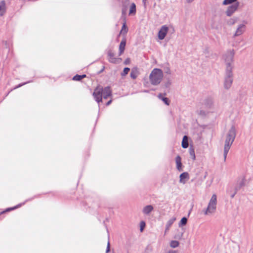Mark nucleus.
<instances>
[{
  "mask_svg": "<svg viewBox=\"0 0 253 253\" xmlns=\"http://www.w3.org/2000/svg\"><path fill=\"white\" fill-rule=\"evenodd\" d=\"M236 136L235 127L232 126L226 135L224 146L223 156L224 161L225 162L228 153L232 146Z\"/></svg>",
  "mask_w": 253,
  "mask_h": 253,
  "instance_id": "nucleus-1",
  "label": "nucleus"
},
{
  "mask_svg": "<svg viewBox=\"0 0 253 253\" xmlns=\"http://www.w3.org/2000/svg\"><path fill=\"white\" fill-rule=\"evenodd\" d=\"M93 96L95 100L98 103L99 108V103L102 102V98L107 99L112 96V90L110 87L108 86L104 88L98 86L95 88Z\"/></svg>",
  "mask_w": 253,
  "mask_h": 253,
  "instance_id": "nucleus-2",
  "label": "nucleus"
},
{
  "mask_svg": "<svg viewBox=\"0 0 253 253\" xmlns=\"http://www.w3.org/2000/svg\"><path fill=\"white\" fill-rule=\"evenodd\" d=\"M163 78V71L158 68L153 69L149 77L150 82L153 85H157L160 84Z\"/></svg>",
  "mask_w": 253,
  "mask_h": 253,
  "instance_id": "nucleus-3",
  "label": "nucleus"
},
{
  "mask_svg": "<svg viewBox=\"0 0 253 253\" xmlns=\"http://www.w3.org/2000/svg\"><path fill=\"white\" fill-rule=\"evenodd\" d=\"M217 197L213 194L208 203L207 208L203 210L205 215H210L215 213L216 210Z\"/></svg>",
  "mask_w": 253,
  "mask_h": 253,
  "instance_id": "nucleus-4",
  "label": "nucleus"
},
{
  "mask_svg": "<svg viewBox=\"0 0 253 253\" xmlns=\"http://www.w3.org/2000/svg\"><path fill=\"white\" fill-rule=\"evenodd\" d=\"M235 52L233 49L229 50L223 55V58L226 65V70H232L233 58Z\"/></svg>",
  "mask_w": 253,
  "mask_h": 253,
  "instance_id": "nucleus-5",
  "label": "nucleus"
},
{
  "mask_svg": "<svg viewBox=\"0 0 253 253\" xmlns=\"http://www.w3.org/2000/svg\"><path fill=\"white\" fill-rule=\"evenodd\" d=\"M232 70H225V76L224 81V87L226 89H229L233 83Z\"/></svg>",
  "mask_w": 253,
  "mask_h": 253,
  "instance_id": "nucleus-6",
  "label": "nucleus"
},
{
  "mask_svg": "<svg viewBox=\"0 0 253 253\" xmlns=\"http://www.w3.org/2000/svg\"><path fill=\"white\" fill-rule=\"evenodd\" d=\"M247 22L244 21L243 23L239 24L233 35L234 37H238L242 35L246 31Z\"/></svg>",
  "mask_w": 253,
  "mask_h": 253,
  "instance_id": "nucleus-7",
  "label": "nucleus"
},
{
  "mask_svg": "<svg viewBox=\"0 0 253 253\" xmlns=\"http://www.w3.org/2000/svg\"><path fill=\"white\" fill-rule=\"evenodd\" d=\"M239 5V2H236L229 6L226 11V15L228 16H231L237 10Z\"/></svg>",
  "mask_w": 253,
  "mask_h": 253,
  "instance_id": "nucleus-8",
  "label": "nucleus"
},
{
  "mask_svg": "<svg viewBox=\"0 0 253 253\" xmlns=\"http://www.w3.org/2000/svg\"><path fill=\"white\" fill-rule=\"evenodd\" d=\"M168 27L166 25L163 26L158 33V38L162 40L164 39L168 32Z\"/></svg>",
  "mask_w": 253,
  "mask_h": 253,
  "instance_id": "nucleus-9",
  "label": "nucleus"
},
{
  "mask_svg": "<svg viewBox=\"0 0 253 253\" xmlns=\"http://www.w3.org/2000/svg\"><path fill=\"white\" fill-rule=\"evenodd\" d=\"M204 105L209 108H211L213 105V99L211 97H208L204 100Z\"/></svg>",
  "mask_w": 253,
  "mask_h": 253,
  "instance_id": "nucleus-10",
  "label": "nucleus"
},
{
  "mask_svg": "<svg viewBox=\"0 0 253 253\" xmlns=\"http://www.w3.org/2000/svg\"><path fill=\"white\" fill-rule=\"evenodd\" d=\"M179 177V182L182 184H185L186 183V179L187 180L189 178V174L187 172H183L180 175Z\"/></svg>",
  "mask_w": 253,
  "mask_h": 253,
  "instance_id": "nucleus-11",
  "label": "nucleus"
},
{
  "mask_svg": "<svg viewBox=\"0 0 253 253\" xmlns=\"http://www.w3.org/2000/svg\"><path fill=\"white\" fill-rule=\"evenodd\" d=\"M245 178L243 177L241 179L239 180L237 183L236 186L235 187V189H236V191H238L243 186L245 185Z\"/></svg>",
  "mask_w": 253,
  "mask_h": 253,
  "instance_id": "nucleus-12",
  "label": "nucleus"
},
{
  "mask_svg": "<svg viewBox=\"0 0 253 253\" xmlns=\"http://www.w3.org/2000/svg\"><path fill=\"white\" fill-rule=\"evenodd\" d=\"M6 3L5 1H0V16H3L6 12Z\"/></svg>",
  "mask_w": 253,
  "mask_h": 253,
  "instance_id": "nucleus-13",
  "label": "nucleus"
},
{
  "mask_svg": "<svg viewBox=\"0 0 253 253\" xmlns=\"http://www.w3.org/2000/svg\"><path fill=\"white\" fill-rule=\"evenodd\" d=\"M154 210L152 205H147L143 209L142 212L144 214L148 215Z\"/></svg>",
  "mask_w": 253,
  "mask_h": 253,
  "instance_id": "nucleus-14",
  "label": "nucleus"
},
{
  "mask_svg": "<svg viewBox=\"0 0 253 253\" xmlns=\"http://www.w3.org/2000/svg\"><path fill=\"white\" fill-rule=\"evenodd\" d=\"M181 157L179 156H177L175 158V162L176 164V168L179 171H182V164H181Z\"/></svg>",
  "mask_w": 253,
  "mask_h": 253,
  "instance_id": "nucleus-15",
  "label": "nucleus"
},
{
  "mask_svg": "<svg viewBox=\"0 0 253 253\" xmlns=\"http://www.w3.org/2000/svg\"><path fill=\"white\" fill-rule=\"evenodd\" d=\"M109 56V61L111 63H116L118 62V60H121V59H117L114 57V53L111 51L108 53Z\"/></svg>",
  "mask_w": 253,
  "mask_h": 253,
  "instance_id": "nucleus-16",
  "label": "nucleus"
},
{
  "mask_svg": "<svg viewBox=\"0 0 253 253\" xmlns=\"http://www.w3.org/2000/svg\"><path fill=\"white\" fill-rule=\"evenodd\" d=\"M175 219L176 218L175 217H172L168 220L166 225V232L169 230V228L174 223Z\"/></svg>",
  "mask_w": 253,
  "mask_h": 253,
  "instance_id": "nucleus-17",
  "label": "nucleus"
},
{
  "mask_svg": "<svg viewBox=\"0 0 253 253\" xmlns=\"http://www.w3.org/2000/svg\"><path fill=\"white\" fill-rule=\"evenodd\" d=\"M126 44V42L125 40L121 41V42L120 44V46H119V52H120L119 55H121L124 52Z\"/></svg>",
  "mask_w": 253,
  "mask_h": 253,
  "instance_id": "nucleus-18",
  "label": "nucleus"
},
{
  "mask_svg": "<svg viewBox=\"0 0 253 253\" xmlns=\"http://www.w3.org/2000/svg\"><path fill=\"white\" fill-rule=\"evenodd\" d=\"M136 13V5L134 3H132L130 5L129 10V15H134Z\"/></svg>",
  "mask_w": 253,
  "mask_h": 253,
  "instance_id": "nucleus-19",
  "label": "nucleus"
},
{
  "mask_svg": "<svg viewBox=\"0 0 253 253\" xmlns=\"http://www.w3.org/2000/svg\"><path fill=\"white\" fill-rule=\"evenodd\" d=\"M182 147L187 148L188 147V138L187 136H184L182 141Z\"/></svg>",
  "mask_w": 253,
  "mask_h": 253,
  "instance_id": "nucleus-20",
  "label": "nucleus"
},
{
  "mask_svg": "<svg viewBox=\"0 0 253 253\" xmlns=\"http://www.w3.org/2000/svg\"><path fill=\"white\" fill-rule=\"evenodd\" d=\"M189 154L190 155L191 158L193 160H195L196 158L194 149L192 146H190L189 148Z\"/></svg>",
  "mask_w": 253,
  "mask_h": 253,
  "instance_id": "nucleus-21",
  "label": "nucleus"
},
{
  "mask_svg": "<svg viewBox=\"0 0 253 253\" xmlns=\"http://www.w3.org/2000/svg\"><path fill=\"white\" fill-rule=\"evenodd\" d=\"M158 97L160 99H162L166 105H169V100L168 98L164 97L162 94H159L158 95Z\"/></svg>",
  "mask_w": 253,
  "mask_h": 253,
  "instance_id": "nucleus-22",
  "label": "nucleus"
},
{
  "mask_svg": "<svg viewBox=\"0 0 253 253\" xmlns=\"http://www.w3.org/2000/svg\"><path fill=\"white\" fill-rule=\"evenodd\" d=\"M127 31H128L127 28V27L126 26V22H125L123 24V25L122 26V29H121V34L125 35V34H126L127 33Z\"/></svg>",
  "mask_w": 253,
  "mask_h": 253,
  "instance_id": "nucleus-23",
  "label": "nucleus"
},
{
  "mask_svg": "<svg viewBox=\"0 0 253 253\" xmlns=\"http://www.w3.org/2000/svg\"><path fill=\"white\" fill-rule=\"evenodd\" d=\"M86 77L85 75H77L73 78V80L74 81H81L83 78Z\"/></svg>",
  "mask_w": 253,
  "mask_h": 253,
  "instance_id": "nucleus-24",
  "label": "nucleus"
},
{
  "mask_svg": "<svg viewBox=\"0 0 253 253\" xmlns=\"http://www.w3.org/2000/svg\"><path fill=\"white\" fill-rule=\"evenodd\" d=\"M138 74L136 70H132L130 73V77L133 79H135L137 77Z\"/></svg>",
  "mask_w": 253,
  "mask_h": 253,
  "instance_id": "nucleus-25",
  "label": "nucleus"
},
{
  "mask_svg": "<svg viewBox=\"0 0 253 253\" xmlns=\"http://www.w3.org/2000/svg\"><path fill=\"white\" fill-rule=\"evenodd\" d=\"M171 247L175 248L179 246V242L177 241H172L170 243Z\"/></svg>",
  "mask_w": 253,
  "mask_h": 253,
  "instance_id": "nucleus-26",
  "label": "nucleus"
},
{
  "mask_svg": "<svg viewBox=\"0 0 253 253\" xmlns=\"http://www.w3.org/2000/svg\"><path fill=\"white\" fill-rule=\"evenodd\" d=\"M187 222V218L185 217H184L181 218L180 222L179 224V226H180L185 225L186 224Z\"/></svg>",
  "mask_w": 253,
  "mask_h": 253,
  "instance_id": "nucleus-27",
  "label": "nucleus"
},
{
  "mask_svg": "<svg viewBox=\"0 0 253 253\" xmlns=\"http://www.w3.org/2000/svg\"><path fill=\"white\" fill-rule=\"evenodd\" d=\"M237 0H224L223 1L222 4L223 5H228L229 4H231L232 3H234L235 2H236Z\"/></svg>",
  "mask_w": 253,
  "mask_h": 253,
  "instance_id": "nucleus-28",
  "label": "nucleus"
},
{
  "mask_svg": "<svg viewBox=\"0 0 253 253\" xmlns=\"http://www.w3.org/2000/svg\"><path fill=\"white\" fill-rule=\"evenodd\" d=\"M129 70H130V69L129 68H128V67L125 68L123 72L121 73V75L122 76H126V75H127L128 74Z\"/></svg>",
  "mask_w": 253,
  "mask_h": 253,
  "instance_id": "nucleus-29",
  "label": "nucleus"
},
{
  "mask_svg": "<svg viewBox=\"0 0 253 253\" xmlns=\"http://www.w3.org/2000/svg\"><path fill=\"white\" fill-rule=\"evenodd\" d=\"M24 203H23V204H19V205H17V206H15V207H13V208H8V209H7L6 210V211H11V210H15V209H17V208H19V207H21V205H24Z\"/></svg>",
  "mask_w": 253,
  "mask_h": 253,
  "instance_id": "nucleus-30",
  "label": "nucleus"
},
{
  "mask_svg": "<svg viewBox=\"0 0 253 253\" xmlns=\"http://www.w3.org/2000/svg\"><path fill=\"white\" fill-rule=\"evenodd\" d=\"M30 82H28L24 83H22V84H20L18 85H17L15 87H14L13 89H15L16 88H19V87L24 85V84H26L30 83Z\"/></svg>",
  "mask_w": 253,
  "mask_h": 253,
  "instance_id": "nucleus-31",
  "label": "nucleus"
},
{
  "mask_svg": "<svg viewBox=\"0 0 253 253\" xmlns=\"http://www.w3.org/2000/svg\"><path fill=\"white\" fill-rule=\"evenodd\" d=\"M165 72L167 74H171L170 70L169 67H167V68H165Z\"/></svg>",
  "mask_w": 253,
  "mask_h": 253,
  "instance_id": "nucleus-32",
  "label": "nucleus"
},
{
  "mask_svg": "<svg viewBox=\"0 0 253 253\" xmlns=\"http://www.w3.org/2000/svg\"><path fill=\"white\" fill-rule=\"evenodd\" d=\"M145 225V222L144 221H142L140 223V230H141V231H143V228H144Z\"/></svg>",
  "mask_w": 253,
  "mask_h": 253,
  "instance_id": "nucleus-33",
  "label": "nucleus"
},
{
  "mask_svg": "<svg viewBox=\"0 0 253 253\" xmlns=\"http://www.w3.org/2000/svg\"><path fill=\"white\" fill-rule=\"evenodd\" d=\"M110 251V243L108 242L106 253H108Z\"/></svg>",
  "mask_w": 253,
  "mask_h": 253,
  "instance_id": "nucleus-34",
  "label": "nucleus"
},
{
  "mask_svg": "<svg viewBox=\"0 0 253 253\" xmlns=\"http://www.w3.org/2000/svg\"><path fill=\"white\" fill-rule=\"evenodd\" d=\"M237 191H236V189H235V191L233 193H231V194L230 195V196L232 198L234 197V196L236 195V194L237 193Z\"/></svg>",
  "mask_w": 253,
  "mask_h": 253,
  "instance_id": "nucleus-35",
  "label": "nucleus"
},
{
  "mask_svg": "<svg viewBox=\"0 0 253 253\" xmlns=\"http://www.w3.org/2000/svg\"><path fill=\"white\" fill-rule=\"evenodd\" d=\"M166 253H177V252L176 251L170 250V251H169L168 252H167Z\"/></svg>",
  "mask_w": 253,
  "mask_h": 253,
  "instance_id": "nucleus-36",
  "label": "nucleus"
},
{
  "mask_svg": "<svg viewBox=\"0 0 253 253\" xmlns=\"http://www.w3.org/2000/svg\"><path fill=\"white\" fill-rule=\"evenodd\" d=\"M147 0H142V2H143V5H144V6L145 7H146Z\"/></svg>",
  "mask_w": 253,
  "mask_h": 253,
  "instance_id": "nucleus-37",
  "label": "nucleus"
},
{
  "mask_svg": "<svg viewBox=\"0 0 253 253\" xmlns=\"http://www.w3.org/2000/svg\"><path fill=\"white\" fill-rule=\"evenodd\" d=\"M112 100H110L109 101H108L107 103H106V106H109L112 102Z\"/></svg>",
  "mask_w": 253,
  "mask_h": 253,
  "instance_id": "nucleus-38",
  "label": "nucleus"
},
{
  "mask_svg": "<svg viewBox=\"0 0 253 253\" xmlns=\"http://www.w3.org/2000/svg\"><path fill=\"white\" fill-rule=\"evenodd\" d=\"M194 0H186V2L188 3H190L193 2Z\"/></svg>",
  "mask_w": 253,
  "mask_h": 253,
  "instance_id": "nucleus-39",
  "label": "nucleus"
},
{
  "mask_svg": "<svg viewBox=\"0 0 253 253\" xmlns=\"http://www.w3.org/2000/svg\"><path fill=\"white\" fill-rule=\"evenodd\" d=\"M122 13H123V14H124L125 13V10L124 9L122 10Z\"/></svg>",
  "mask_w": 253,
  "mask_h": 253,
  "instance_id": "nucleus-40",
  "label": "nucleus"
},
{
  "mask_svg": "<svg viewBox=\"0 0 253 253\" xmlns=\"http://www.w3.org/2000/svg\"><path fill=\"white\" fill-rule=\"evenodd\" d=\"M143 92H148L149 91L147 90H144V91H143Z\"/></svg>",
  "mask_w": 253,
  "mask_h": 253,
  "instance_id": "nucleus-41",
  "label": "nucleus"
},
{
  "mask_svg": "<svg viewBox=\"0 0 253 253\" xmlns=\"http://www.w3.org/2000/svg\"><path fill=\"white\" fill-rule=\"evenodd\" d=\"M232 24H234L235 23V21H232V22L231 23Z\"/></svg>",
  "mask_w": 253,
  "mask_h": 253,
  "instance_id": "nucleus-42",
  "label": "nucleus"
},
{
  "mask_svg": "<svg viewBox=\"0 0 253 253\" xmlns=\"http://www.w3.org/2000/svg\"><path fill=\"white\" fill-rule=\"evenodd\" d=\"M182 235V234H181L180 235V236H179V238H180L181 237Z\"/></svg>",
  "mask_w": 253,
  "mask_h": 253,
  "instance_id": "nucleus-43",
  "label": "nucleus"
}]
</instances>
